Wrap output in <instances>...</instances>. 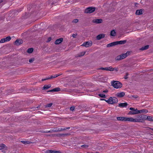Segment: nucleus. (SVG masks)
Segmentation results:
<instances>
[{
    "instance_id": "4c0bfd02",
    "label": "nucleus",
    "mask_w": 153,
    "mask_h": 153,
    "mask_svg": "<svg viewBox=\"0 0 153 153\" xmlns=\"http://www.w3.org/2000/svg\"><path fill=\"white\" fill-rule=\"evenodd\" d=\"M100 69L102 70H105L107 71V67L105 68H99Z\"/></svg>"
},
{
    "instance_id": "393cba45",
    "label": "nucleus",
    "mask_w": 153,
    "mask_h": 153,
    "mask_svg": "<svg viewBox=\"0 0 153 153\" xmlns=\"http://www.w3.org/2000/svg\"><path fill=\"white\" fill-rule=\"evenodd\" d=\"M6 147V145L4 144H1L0 145V150L3 149Z\"/></svg>"
},
{
    "instance_id": "c756f323",
    "label": "nucleus",
    "mask_w": 153,
    "mask_h": 153,
    "mask_svg": "<svg viewBox=\"0 0 153 153\" xmlns=\"http://www.w3.org/2000/svg\"><path fill=\"white\" fill-rule=\"evenodd\" d=\"M21 142L25 144H28L30 143L28 141L22 140L21 141Z\"/></svg>"
},
{
    "instance_id": "6e6d98bb",
    "label": "nucleus",
    "mask_w": 153,
    "mask_h": 153,
    "mask_svg": "<svg viewBox=\"0 0 153 153\" xmlns=\"http://www.w3.org/2000/svg\"><path fill=\"white\" fill-rule=\"evenodd\" d=\"M96 153H99V152H96Z\"/></svg>"
},
{
    "instance_id": "412c9836",
    "label": "nucleus",
    "mask_w": 153,
    "mask_h": 153,
    "mask_svg": "<svg viewBox=\"0 0 153 153\" xmlns=\"http://www.w3.org/2000/svg\"><path fill=\"white\" fill-rule=\"evenodd\" d=\"M143 10L142 9L137 10L136 12V14L137 15H140L142 14Z\"/></svg>"
},
{
    "instance_id": "423d86ee",
    "label": "nucleus",
    "mask_w": 153,
    "mask_h": 153,
    "mask_svg": "<svg viewBox=\"0 0 153 153\" xmlns=\"http://www.w3.org/2000/svg\"><path fill=\"white\" fill-rule=\"evenodd\" d=\"M129 109L131 111L128 113V115H134L135 114H138V110L137 109H135L133 108H130Z\"/></svg>"
},
{
    "instance_id": "7c9ffc66",
    "label": "nucleus",
    "mask_w": 153,
    "mask_h": 153,
    "mask_svg": "<svg viewBox=\"0 0 153 153\" xmlns=\"http://www.w3.org/2000/svg\"><path fill=\"white\" fill-rule=\"evenodd\" d=\"M89 145L88 144H84L81 146V147L85 149H87L89 147Z\"/></svg>"
},
{
    "instance_id": "b1692460",
    "label": "nucleus",
    "mask_w": 153,
    "mask_h": 153,
    "mask_svg": "<svg viewBox=\"0 0 153 153\" xmlns=\"http://www.w3.org/2000/svg\"><path fill=\"white\" fill-rule=\"evenodd\" d=\"M51 86V85H45L43 87V89H48Z\"/></svg>"
},
{
    "instance_id": "c03bdc74",
    "label": "nucleus",
    "mask_w": 153,
    "mask_h": 153,
    "mask_svg": "<svg viewBox=\"0 0 153 153\" xmlns=\"http://www.w3.org/2000/svg\"><path fill=\"white\" fill-rule=\"evenodd\" d=\"M48 79H48V77H47V78H45V79H42V81H44L46 80H48Z\"/></svg>"
},
{
    "instance_id": "dca6fc26",
    "label": "nucleus",
    "mask_w": 153,
    "mask_h": 153,
    "mask_svg": "<svg viewBox=\"0 0 153 153\" xmlns=\"http://www.w3.org/2000/svg\"><path fill=\"white\" fill-rule=\"evenodd\" d=\"M60 89L59 88L57 87L53 89L52 90L48 91V92H51L53 91L56 92L60 90Z\"/></svg>"
},
{
    "instance_id": "c9c22d12",
    "label": "nucleus",
    "mask_w": 153,
    "mask_h": 153,
    "mask_svg": "<svg viewBox=\"0 0 153 153\" xmlns=\"http://www.w3.org/2000/svg\"><path fill=\"white\" fill-rule=\"evenodd\" d=\"M48 132H56V128H54L53 129H51L50 130L48 131Z\"/></svg>"
},
{
    "instance_id": "f8f14e48",
    "label": "nucleus",
    "mask_w": 153,
    "mask_h": 153,
    "mask_svg": "<svg viewBox=\"0 0 153 153\" xmlns=\"http://www.w3.org/2000/svg\"><path fill=\"white\" fill-rule=\"evenodd\" d=\"M45 153H60V152L57 151H54L50 150H47L45 152Z\"/></svg>"
},
{
    "instance_id": "de8ad7c7",
    "label": "nucleus",
    "mask_w": 153,
    "mask_h": 153,
    "mask_svg": "<svg viewBox=\"0 0 153 153\" xmlns=\"http://www.w3.org/2000/svg\"><path fill=\"white\" fill-rule=\"evenodd\" d=\"M128 73H126V76H125V79H127L128 78V77H127V76L128 75Z\"/></svg>"
},
{
    "instance_id": "39448f33",
    "label": "nucleus",
    "mask_w": 153,
    "mask_h": 153,
    "mask_svg": "<svg viewBox=\"0 0 153 153\" xmlns=\"http://www.w3.org/2000/svg\"><path fill=\"white\" fill-rule=\"evenodd\" d=\"M117 119L118 121L131 122V117H117Z\"/></svg>"
},
{
    "instance_id": "1a4fd4ad",
    "label": "nucleus",
    "mask_w": 153,
    "mask_h": 153,
    "mask_svg": "<svg viewBox=\"0 0 153 153\" xmlns=\"http://www.w3.org/2000/svg\"><path fill=\"white\" fill-rule=\"evenodd\" d=\"M145 120H147L149 121L153 122V117L147 116L145 115Z\"/></svg>"
},
{
    "instance_id": "2eb2a0df",
    "label": "nucleus",
    "mask_w": 153,
    "mask_h": 153,
    "mask_svg": "<svg viewBox=\"0 0 153 153\" xmlns=\"http://www.w3.org/2000/svg\"><path fill=\"white\" fill-rule=\"evenodd\" d=\"M63 40V39L62 38L57 39L55 41V44L56 45L59 44L62 42Z\"/></svg>"
},
{
    "instance_id": "f704fd0d",
    "label": "nucleus",
    "mask_w": 153,
    "mask_h": 153,
    "mask_svg": "<svg viewBox=\"0 0 153 153\" xmlns=\"http://www.w3.org/2000/svg\"><path fill=\"white\" fill-rule=\"evenodd\" d=\"M53 104L52 103H50L46 105H45V107L46 108L50 107Z\"/></svg>"
},
{
    "instance_id": "72a5a7b5",
    "label": "nucleus",
    "mask_w": 153,
    "mask_h": 153,
    "mask_svg": "<svg viewBox=\"0 0 153 153\" xmlns=\"http://www.w3.org/2000/svg\"><path fill=\"white\" fill-rule=\"evenodd\" d=\"M98 95L100 97L102 98H105L106 97V96L105 95L102 94H99Z\"/></svg>"
},
{
    "instance_id": "a878e982",
    "label": "nucleus",
    "mask_w": 153,
    "mask_h": 153,
    "mask_svg": "<svg viewBox=\"0 0 153 153\" xmlns=\"http://www.w3.org/2000/svg\"><path fill=\"white\" fill-rule=\"evenodd\" d=\"M59 75H60L56 74V75H54L53 76H51L50 77H48V79H51L52 78H56V77L59 76Z\"/></svg>"
},
{
    "instance_id": "3c124183",
    "label": "nucleus",
    "mask_w": 153,
    "mask_h": 153,
    "mask_svg": "<svg viewBox=\"0 0 153 153\" xmlns=\"http://www.w3.org/2000/svg\"><path fill=\"white\" fill-rule=\"evenodd\" d=\"M70 128L69 127H66L65 128H63V129H65V130L67 129H69Z\"/></svg>"
},
{
    "instance_id": "5701e85b",
    "label": "nucleus",
    "mask_w": 153,
    "mask_h": 153,
    "mask_svg": "<svg viewBox=\"0 0 153 153\" xmlns=\"http://www.w3.org/2000/svg\"><path fill=\"white\" fill-rule=\"evenodd\" d=\"M116 35V32L113 30L111 32L110 35L112 36H115Z\"/></svg>"
},
{
    "instance_id": "6ab92c4d",
    "label": "nucleus",
    "mask_w": 153,
    "mask_h": 153,
    "mask_svg": "<svg viewBox=\"0 0 153 153\" xmlns=\"http://www.w3.org/2000/svg\"><path fill=\"white\" fill-rule=\"evenodd\" d=\"M116 45L124 44L126 42V40H121L119 41H116Z\"/></svg>"
},
{
    "instance_id": "a18cd8bd",
    "label": "nucleus",
    "mask_w": 153,
    "mask_h": 153,
    "mask_svg": "<svg viewBox=\"0 0 153 153\" xmlns=\"http://www.w3.org/2000/svg\"><path fill=\"white\" fill-rule=\"evenodd\" d=\"M77 35V34L76 33L73 34L72 35V36L73 38H75Z\"/></svg>"
},
{
    "instance_id": "f257e3e1",
    "label": "nucleus",
    "mask_w": 153,
    "mask_h": 153,
    "mask_svg": "<svg viewBox=\"0 0 153 153\" xmlns=\"http://www.w3.org/2000/svg\"><path fill=\"white\" fill-rule=\"evenodd\" d=\"M145 115L141 114L138 115L136 118L131 117V122L143 123L145 120Z\"/></svg>"
},
{
    "instance_id": "0eeeda50",
    "label": "nucleus",
    "mask_w": 153,
    "mask_h": 153,
    "mask_svg": "<svg viewBox=\"0 0 153 153\" xmlns=\"http://www.w3.org/2000/svg\"><path fill=\"white\" fill-rule=\"evenodd\" d=\"M96 10L95 7H89L86 8L85 10V13H91L94 12Z\"/></svg>"
},
{
    "instance_id": "603ef678",
    "label": "nucleus",
    "mask_w": 153,
    "mask_h": 153,
    "mask_svg": "<svg viewBox=\"0 0 153 153\" xmlns=\"http://www.w3.org/2000/svg\"><path fill=\"white\" fill-rule=\"evenodd\" d=\"M43 132H44V133H50L49 132H48V131H44Z\"/></svg>"
},
{
    "instance_id": "37998d69",
    "label": "nucleus",
    "mask_w": 153,
    "mask_h": 153,
    "mask_svg": "<svg viewBox=\"0 0 153 153\" xmlns=\"http://www.w3.org/2000/svg\"><path fill=\"white\" fill-rule=\"evenodd\" d=\"M113 71H118L119 68H113Z\"/></svg>"
},
{
    "instance_id": "4be33fe9",
    "label": "nucleus",
    "mask_w": 153,
    "mask_h": 153,
    "mask_svg": "<svg viewBox=\"0 0 153 153\" xmlns=\"http://www.w3.org/2000/svg\"><path fill=\"white\" fill-rule=\"evenodd\" d=\"M149 45H147L141 48L140 49V50L143 51L146 50L149 48Z\"/></svg>"
},
{
    "instance_id": "a211bd4d",
    "label": "nucleus",
    "mask_w": 153,
    "mask_h": 153,
    "mask_svg": "<svg viewBox=\"0 0 153 153\" xmlns=\"http://www.w3.org/2000/svg\"><path fill=\"white\" fill-rule=\"evenodd\" d=\"M117 45L116 42H111L110 43L108 44L106 46V47L108 48L110 47H111L115 45Z\"/></svg>"
},
{
    "instance_id": "8fccbe9b",
    "label": "nucleus",
    "mask_w": 153,
    "mask_h": 153,
    "mask_svg": "<svg viewBox=\"0 0 153 153\" xmlns=\"http://www.w3.org/2000/svg\"><path fill=\"white\" fill-rule=\"evenodd\" d=\"M108 90L106 89L105 90L103 91V92H104V93H107L108 92Z\"/></svg>"
},
{
    "instance_id": "9d476101",
    "label": "nucleus",
    "mask_w": 153,
    "mask_h": 153,
    "mask_svg": "<svg viewBox=\"0 0 153 153\" xmlns=\"http://www.w3.org/2000/svg\"><path fill=\"white\" fill-rule=\"evenodd\" d=\"M23 42V41L22 40L20 39H18L15 42V44L17 45H19L22 44Z\"/></svg>"
},
{
    "instance_id": "79ce46f5",
    "label": "nucleus",
    "mask_w": 153,
    "mask_h": 153,
    "mask_svg": "<svg viewBox=\"0 0 153 153\" xmlns=\"http://www.w3.org/2000/svg\"><path fill=\"white\" fill-rule=\"evenodd\" d=\"M34 58H31L29 60V62L30 63L34 61Z\"/></svg>"
},
{
    "instance_id": "5fc2aeb1",
    "label": "nucleus",
    "mask_w": 153,
    "mask_h": 153,
    "mask_svg": "<svg viewBox=\"0 0 153 153\" xmlns=\"http://www.w3.org/2000/svg\"><path fill=\"white\" fill-rule=\"evenodd\" d=\"M151 129L153 131V128H151Z\"/></svg>"
},
{
    "instance_id": "2f4dec72",
    "label": "nucleus",
    "mask_w": 153,
    "mask_h": 153,
    "mask_svg": "<svg viewBox=\"0 0 153 153\" xmlns=\"http://www.w3.org/2000/svg\"><path fill=\"white\" fill-rule=\"evenodd\" d=\"M113 68L111 66L107 67V71H113Z\"/></svg>"
},
{
    "instance_id": "e433bc0d",
    "label": "nucleus",
    "mask_w": 153,
    "mask_h": 153,
    "mask_svg": "<svg viewBox=\"0 0 153 153\" xmlns=\"http://www.w3.org/2000/svg\"><path fill=\"white\" fill-rule=\"evenodd\" d=\"M86 53V52H81L80 54L79 55V56H83L84 55H85V53Z\"/></svg>"
},
{
    "instance_id": "f03ea898",
    "label": "nucleus",
    "mask_w": 153,
    "mask_h": 153,
    "mask_svg": "<svg viewBox=\"0 0 153 153\" xmlns=\"http://www.w3.org/2000/svg\"><path fill=\"white\" fill-rule=\"evenodd\" d=\"M101 100H105L108 103L111 104H113L115 103H117L118 101L117 99L115 97H110L109 99L107 100L104 99H101Z\"/></svg>"
},
{
    "instance_id": "09e8293b",
    "label": "nucleus",
    "mask_w": 153,
    "mask_h": 153,
    "mask_svg": "<svg viewBox=\"0 0 153 153\" xmlns=\"http://www.w3.org/2000/svg\"><path fill=\"white\" fill-rule=\"evenodd\" d=\"M51 40V37H49L48 39V41L47 42H49Z\"/></svg>"
},
{
    "instance_id": "ea45409f",
    "label": "nucleus",
    "mask_w": 153,
    "mask_h": 153,
    "mask_svg": "<svg viewBox=\"0 0 153 153\" xmlns=\"http://www.w3.org/2000/svg\"><path fill=\"white\" fill-rule=\"evenodd\" d=\"M72 22L75 23H76L78 22V20L77 19H75L73 20Z\"/></svg>"
},
{
    "instance_id": "ddd939ff",
    "label": "nucleus",
    "mask_w": 153,
    "mask_h": 153,
    "mask_svg": "<svg viewBox=\"0 0 153 153\" xmlns=\"http://www.w3.org/2000/svg\"><path fill=\"white\" fill-rule=\"evenodd\" d=\"M105 35L103 34H100L97 36V40H99L102 38H104L105 37Z\"/></svg>"
},
{
    "instance_id": "7ed1b4c3",
    "label": "nucleus",
    "mask_w": 153,
    "mask_h": 153,
    "mask_svg": "<svg viewBox=\"0 0 153 153\" xmlns=\"http://www.w3.org/2000/svg\"><path fill=\"white\" fill-rule=\"evenodd\" d=\"M111 84L113 87L116 88H119L122 87V84L118 81H113L111 82Z\"/></svg>"
},
{
    "instance_id": "49530a36",
    "label": "nucleus",
    "mask_w": 153,
    "mask_h": 153,
    "mask_svg": "<svg viewBox=\"0 0 153 153\" xmlns=\"http://www.w3.org/2000/svg\"><path fill=\"white\" fill-rule=\"evenodd\" d=\"M132 97L135 98H137L138 97V96L137 95H133L132 96Z\"/></svg>"
},
{
    "instance_id": "c85d7f7f",
    "label": "nucleus",
    "mask_w": 153,
    "mask_h": 153,
    "mask_svg": "<svg viewBox=\"0 0 153 153\" xmlns=\"http://www.w3.org/2000/svg\"><path fill=\"white\" fill-rule=\"evenodd\" d=\"M5 39V42H8L10 41L11 39V38L10 36H8L5 38H4Z\"/></svg>"
},
{
    "instance_id": "4468645a",
    "label": "nucleus",
    "mask_w": 153,
    "mask_h": 153,
    "mask_svg": "<svg viewBox=\"0 0 153 153\" xmlns=\"http://www.w3.org/2000/svg\"><path fill=\"white\" fill-rule=\"evenodd\" d=\"M128 105L126 102L122 103L119 104L118 106L120 107H126Z\"/></svg>"
},
{
    "instance_id": "a19ab883",
    "label": "nucleus",
    "mask_w": 153,
    "mask_h": 153,
    "mask_svg": "<svg viewBox=\"0 0 153 153\" xmlns=\"http://www.w3.org/2000/svg\"><path fill=\"white\" fill-rule=\"evenodd\" d=\"M75 109V107L74 106H71L70 108V110L71 111H73Z\"/></svg>"
},
{
    "instance_id": "58836bf2",
    "label": "nucleus",
    "mask_w": 153,
    "mask_h": 153,
    "mask_svg": "<svg viewBox=\"0 0 153 153\" xmlns=\"http://www.w3.org/2000/svg\"><path fill=\"white\" fill-rule=\"evenodd\" d=\"M5 42L4 38L1 39L0 41V43H3Z\"/></svg>"
},
{
    "instance_id": "cd10ccee",
    "label": "nucleus",
    "mask_w": 153,
    "mask_h": 153,
    "mask_svg": "<svg viewBox=\"0 0 153 153\" xmlns=\"http://www.w3.org/2000/svg\"><path fill=\"white\" fill-rule=\"evenodd\" d=\"M33 48H30L28 49L27 50V52L29 53H31L33 51Z\"/></svg>"
},
{
    "instance_id": "20e7f679",
    "label": "nucleus",
    "mask_w": 153,
    "mask_h": 153,
    "mask_svg": "<svg viewBox=\"0 0 153 153\" xmlns=\"http://www.w3.org/2000/svg\"><path fill=\"white\" fill-rule=\"evenodd\" d=\"M130 53V52L127 51L126 53L122 54L117 56L115 58V59L116 60H119L121 59H124L127 57L128 55H129Z\"/></svg>"
},
{
    "instance_id": "9b49d317",
    "label": "nucleus",
    "mask_w": 153,
    "mask_h": 153,
    "mask_svg": "<svg viewBox=\"0 0 153 153\" xmlns=\"http://www.w3.org/2000/svg\"><path fill=\"white\" fill-rule=\"evenodd\" d=\"M125 93L124 92L118 93L116 94V96L118 97H122L124 96Z\"/></svg>"
},
{
    "instance_id": "6e6552de",
    "label": "nucleus",
    "mask_w": 153,
    "mask_h": 153,
    "mask_svg": "<svg viewBox=\"0 0 153 153\" xmlns=\"http://www.w3.org/2000/svg\"><path fill=\"white\" fill-rule=\"evenodd\" d=\"M92 45V42L91 41L86 42L83 43L82 46L88 47L90 46H91Z\"/></svg>"
},
{
    "instance_id": "f3484780",
    "label": "nucleus",
    "mask_w": 153,
    "mask_h": 153,
    "mask_svg": "<svg viewBox=\"0 0 153 153\" xmlns=\"http://www.w3.org/2000/svg\"><path fill=\"white\" fill-rule=\"evenodd\" d=\"M102 20L100 19H97L93 20V22L96 23H100L102 22Z\"/></svg>"
},
{
    "instance_id": "473e14b6",
    "label": "nucleus",
    "mask_w": 153,
    "mask_h": 153,
    "mask_svg": "<svg viewBox=\"0 0 153 153\" xmlns=\"http://www.w3.org/2000/svg\"><path fill=\"white\" fill-rule=\"evenodd\" d=\"M69 135V134H59V136H62V137H64V136H67Z\"/></svg>"
},
{
    "instance_id": "864d4df0",
    "label": "nucleus",
    "mask_w": 153,
    "mask_h": 153,
    "mask_svg": "<svg viewBox=\"0 0 153 153\" xmlns=\"http://www.w3.org/2000/svg\"><path fill=\"white\" fill-rule=\"evenodd\" d=\"M2 2V1H0V4ZM2 5H0V7H1L2 6Z\"/></svg>"
},
{
    "instance_id": "bb28decb",
    "label": "nucleus",
    "mask_w": 153,
    "mask_h": 153,
    "mask_svg": "<svg viewBox=\"0 0 153 153\" xmlns=\"http://www.w3.org/2000/svg\"><path fill=\"white\" fill-rule=\"evenodd\" d=\"M56 132L60 131H63V130H65V129H63V128H56Z\"/></svg>"
},
{
    "instance_id": "aec40b11",
    "label": "nucleus",
    "mask_w": 153,
    "mask_h": 153,
    "mask_svg": "<svg viewBox=\"0 0 153 153\" xmlns=\"http://www.w3.org/2000/svg\"><path fill=\"white\" fill-rule=\"evenodd\" d=\"M138 114L141 113H145L148 112V111L146 109H143L141 110H138Z\"/></svg>"
}]
</instances>
